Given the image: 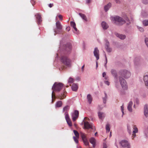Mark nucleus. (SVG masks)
<instances>
[{
	"label": "nucleus",
	"instance_id": "f257e3e1",
	"mask_svg": "<svg viewBox=\"0 0 148 148\" xmlns=\"http://www.w3.org/2000/svg\"><path fill=\"white\" fill-rule=\"evenodd\" d=\"M111 21L114 22L115 23L119 25H121L125 23V21L121 17L116 16L111 17Z\"/></svg>",
	"mask_w": 148,
	"mask_h": 148
},
{
	"label": "nucleus",
	"instance_id": "f03ea898",
	"mask_svg": "<svg viewBox=\"0 0 148 148\" xmlns=\"http://www.w3.org/2000/svg\"><path fill=\"white\" fill-rule=\"evenodd\" d=\"M63 87V84L60 83H55L53 85L52 89L54 92H58L62 90Z\"/></svg>",
	"mask_w": 148,
	"mask_h": 148
},
{
	"label": "nucleus",
	"instance_id": "7ed1b4c3",
	"mask_svg": "<svg viewBox=\"0 0 148 148\" xmlns=\"http://www.w3.org/2000/svg\"><path fill=\"white\" fill-rule=\"evenodd\" d=\"M61 60L62 63L67 66H69L71 63V60L66 56L63 55L61 56Z\"/></svg>",
	"mask_w": 148,
	"mask_h": 148
},
{
	"label": "nucleus",
	"instance_id": "20e7f679",
	"mask_svg": "<svg viewBox=\"0 0 148 148\" xmlns=\"http://www.w3.org/2000/svg\"><path fill=\"white\" fill-rule=\"evenodd\" d=\"M120 73L121 76L126 79L129 78L131 75L130 72L126 70H121L120 72Z\"/></svg>",
	"mask_w": 148,
	"mask_h": 148
},
{
	"label": "nucleus",
	"instance_id": "39448f33",
	"mask_svg": "<svg viewBox=\"0 0 148 148\" xmlns=\"http://www.w3.org/2000/svg\"><path fill=\"white\" fill-rule=\"evenodd\" d=\"M71 49V45L70 44H67L64 46L63 53L65 54H68L70 53Z\"/></svg>",
	"mask_w": 148,
	"mask_h": 148
},
{
	"label": "nucleus",
	"instance_id": "423d86ee",
	"mask_svg": "<svg viewBox=\"0 0 148 148\" xmlns=\"http://www.w3.org/2000/svg\"><path fill=\"white\" fill-rule=\"evenodd\" d=\"M119 82L122 87L124 89H127V85L126 81L121 77H119Z\"/></svg>",
	"mask_w": 148,
	"mask_h": 148
},
{
	"label": "nucleus",
	"instance_id": "0eeeda50",
	"mask_svg": "<svg viewBox=\"0 0 148 148\" xmlns=\"http://www.w3.org/2000/svg\"><path fill=\"white\" fill-rule=\"evenodd\" d=\"M84 128L89 129L90 128L94 129V127L93 126L92 124L89 123L88 121H84Z\"/></svg>",
	"mask_w": 148,
	"mask_h": 148
},
{
	"label": "nucleus",
	"instance_id": "6e6552de",
	"mask_svg": "<svg viewBox=\"0 0 148 148\" xmlns=\"http://www.w3.org/2000/svg\"><path fill=\"white\" fill-rule=\"evenodd\" d=\"M56 27L58 30L57 31H55V34H60V31L61 30L62 28V25H61L59 21H57L56 23Z\"/></svg>",
	"mask_w": 148,
	"mask_h": 148
},
{
	"label": "nucleus",
	"instance_id": "1a4fd4ad",
	"mask_svg": "<svg viewBox=\"0 0 148 148\" xmlns=\"http://www.w3.org/2000/svg\"><path fill=\"white\" fill-rule=\"evenodd\" d=\"M73 132L75 136H73V138L75 143H78V139L79 138V134L78 132L76 130H73Z\"/></svg>",
	"mask_w": 148,
	"mask_h": 148
},
{
	"label": "nucleus",
	"instance_id": "9d476101",
	"mask_svg": "<svg viewBox=\"0 0 148 148\" xmlns=\"http://www.w3.org/2000/svg\"><path fill=\"white\" fill-rule=\"evenodd\" d=\"M66 92L65 91V88L63 90V93L61 94H59L57 95V98L58 99L62 100L65 98L66 97Z\"/></svg>",
	"mask_w": 148,
	"mask_h": 148
},
{
	"label": "nucleus",
	"instance_id": "9b49d317",
	"mask_svg": "<svg viewBox=\"0 0 148 148\" xmlns=\"http://www.w3.org/2000/svg\"><path fill=\"white\" fill-rule=\"evenodd\" d=\"M119 143L123 147H127V148H130L128 142L126 140H123L120 142Z\"/></svg>",
	"mask_w": 148,
	"mask_h": 148
},
{
	"label": "nucleus",
	"instance_id": "f8f14e48",
	"mask_svg": "<svg viewBox=\"0 0 148 148\" xmlns=\"http://www.w3.org/2000/svg\"><path fill=\"white\" fill-rule=\"evenodd\" d=\"M79 115V111L77 110H75L74 112L72 114L73 120V121H75L78 118Z\"/></svg>",
	"mask_w": 148,
	"mask_h": 148
},
{
	"label": "nucleus",
	"instance_id": "ddd939ff",
	"mask_svg": "<svg viewBox=\"0 0 148 148\" xmlns=\"http://www.w3.org/2000/svg\"><path fill=\"white\" fill-rule=\"evenodd\" d=\"M93 53L94 55L96 57L97 60H98L99 59V51L97 48H95Z\"/></svg>",
	"mask_w": 148,
	"mask_h": 148
},
{
	"label": "nucleus",
	"instance_id": "4468645a",
	"mask_svg": "<svg viewBox=\"0 0 148 148\" xmlns=\"http://www.w3.org/2000/svg\"><path fill=\"white\" fill-rule=\"evenodd\" d=\"M70 24L71 26L74 29L73 32L77 34L78 31L76 27V24L73 21H71Z\"/></svg>",
	"mask_w": 148,
	"mask_h": 148
},
{
	"label": "nucleus",
	"instance_id": "2eb2a0df",
	"mask_svg": "<svg viewBox=\"0 0 148 148\" xmlns=\"http://www.w3.org/2000/svg\"><path fill=\"white\" fill-rule=\"evenodd\" d=\"M133 131L132 136V139H133L136 136L135 133L138 132V130L136 125H134L133 127Z\"/></svg>",
	"mask_w": 148,
	"mask_h": 148
},
{
	"label": "nucleus",
	"instance_id": "dca6fc26",
	"mask_svg": "<svg viewBox=\"0 0 148 148\" xmlns=\"http://www.w3.org/2000/svg\"><path fill=\"white\" fill-rule=\"evenodd\" d=\"M144 113L145 115L147 117L148 116V109L147 105H145L144 107Z\"/></svg>",
	"mask_w": 148,
	"mask_h": 148
},
{
	"label": "nucleus",
	"instance_id": "f3484780",
	"mask_svg": "<svg viewBox=\"0 0 148 148\" xmlns=\"http://www.w3.org/2000/svg\"><path fill=\"white\" fill-rule=\"evenodd\" d=\"M36 16L38 23L40 24L42 21L40 15L39 14H37L36 15Z\"/></svg>",
	"mask_w": 148,
	"mask_h": 148
},
{
	"label": "nucleus",
	"instance_id": "a211bd4d",
	"mask_svg": "<svg viewBox=\"0 0 148 148\" xmlns=\"http://www.w3.org/2000/svg\"><path fill=\"white\" fill-rule=\"evenodd\" d=\"M132 104L133 103L132 101H130L129 102L127 106V109L130 112H132Z\"/></svg>",
	"mask_w": 148,
	"mask_h": 148
},
{
	"label": "nucleus",
	"instance_id": "6ab92c4d",
	"mask_svg": "<svg viewBox=\"0 0 148 148\" xmlns=\"http://www.w3.org/2000/svg\"><path fill=\"white\" fill-rule=\"evenodd\" d=\"M89 141L90 143L92 144L93 147H95L96 143L95 139L94 138H91L90 139Z\"/></svg>",
	"mask_w": 148,
	"mask_h": 148
},
{
	"label": "nucleus",
	"instance_id": "aec40b11",
	"mask_svg": "<svg viewBox=\"0 0 148 148\" xmlns=\"http://www.w3.org/2000/svg\"><path fill=\"white\" fill-rule=\"evenodd\" d=\"M144 80L145 85L146 86H148V75H146L144 76Z\"/></svg>",
	"mask_w": 148,
	"mask_h": 148
},
{
	"label": "nucleus",
	"instance_id": "412c9836",
	"mask_svg": "<svg viewBox=\"0 0 148 148\" xmlns=\"http://www.w3.org/2000/svg\"><path fill=\"white\" fill-rule=\"evenodd\" d=\"M101 26L103 29H107L108 27L107 24L105 22H103L102 23Z\"/></svg>",
	"mask_w": 148,
	"mask_h": 148
},
{
	"label": "nucleus",
	"instance_id": "4be33fe9",
	"mask_svg": "<svg viewBox=\"0 0 148 148\" xmlns=\"http://www.w3.org/2000/svg\"><path fill=\"white\" fill-rule=\"evenodd\" d=\"M78 87L77 85L75 84H73L72 86V89L73 91H76L78 89Z\"/></svg>",
	"mask_w": 148,
	"mask_h": 148
},
{
	"label": "nucleus",
	"instance_id": "5701e85b",
	"mask_svg": "<svg viewBox=\"0 0 148 148\" xmlns=\"http://www.w3.org/2000/svg\"><path fill=\"white\" fill-rule=\"evenodd\" d=\"M109 42H108L106 41V48L107 50V51L108 52H110L111 51V49L109 47Z\"/></svg>",
	"mask_w": 148,
	"mask_h": 148
},
{
	"label": "nucleus",
	"instance_id": "b1692460",
	"mask_svg": "<svg viewBox=\"0 0 148 148\" xmlns=\"http://www.w3.org/2000/svg\"><path fill=\"white\" fill-rule=\"evenodd\" d=\"M99 117L100 119H102L105 117V114L103 113L99 112L98 113Z\"/></svg>",
	"mask_w": 148,
	"mask_h": 148
},
{
	"label": "nucleus",
	"instance_id": "393cba45",
	"mask_svg": "<svg viewBox=\"0 0 148 148\" xmlns=\"http://www.w3.org/2000/svg\"><path fill=\"white\" fill-rule=\"evenodd\" d=\"M80 134L81 135V137L82 138V140L83 141L84 140H86L87 139L86 135L83 133L82 132H81L80 133Z\"/></svg>",
	"mask_w": 148,
	"mask_h": 148
},
{
	"label": "nucleus",
	"instance_id": "a878e982",
	"mask_svg": "<svg viewBox=\"0 0 148 148\" xmlns=\"http://www.w3.org/2000/svg\"><path fill=\"white\" fill-rule=\"evenodd\" d=\"M62 102L61 101H57L55 105L56 107H60L62 106Z\"/></svg>",
	"mask_w": 148,
	"mask_h": 148
},
{
	"label": "nucleus",
	"instance_id": "bb28decb",
	"mask_svg": "<svg viewBox=\"0 0 148 148\" xmlns=\"http://www.w3.org/2000/svg\"><path fill=\"white\" fill-rule=\"evenodd\" d=\"M116 36L119 38L121 39H124L125 38V36L124 35L120 34H116Z\"/></svg>",
	"mask_w": 148,
	"mask_h": 148
},
{
	"label": "nucleus",
	"instance_id": "cd10ccee",
	"mask_svg": "<svg viewBox=\"0 0 148 148\" xmlns=\"http://www.w3.org/2000/svg\"><path fill=\"white\" fill-rule=\"evenodd\" d=\"M87 99L89 103L90 104L92 100V97L91 95L90 94H88L87 96Z\"/></svg>",
	"mask_w": 148,
	"mask_h": 148
},
{
	"label": "nucleus",
	"instance_id": "c85d7f7f",
	"mask_svg": "<svg viewBox=\"0 0 148 148\" xmlns=\"http://www.w3.org/2000/svg\"><path fill=\"white\" fill-rule=\"evenodd\" d=\"M69 109V106H67L64 107L63 108V111L64 112L65 114L68 113V111Z\"/></svg>",
	"mask_w": 148,
	"mask_h": 148
},
{
	"label": "nucleus",
	"instance_id": "c756f323",
	"mask_svg": "<svg viewBox=\"0 0 148 148\" xmlns=\"http://www.w3.org/2000/svg\"><path fill=\"white\" fill-rule=\"evenodd\" d=\"M111 3H109L107 5L105 6L104 9L106 12H107L109 9L111 7Z\"/></svg>",
	"mask_w": 148,
	"mask_h": 148
},
{
	"label": "nucleus",
	"instance_id": "7c9ffc66",
	"mask_svg": "<svg viewBox=\"0 0 148 148\" xmlns=\"http://www.w3.org/2000/svg\"><path fill=\"white\" fill-rule=\"evenodd\" d=\"M79 16L82 18L86 21H87V19L86 16L84 14L81 13H79Z\"/></svg>",
	"mask_w": 148,
	"mask_h": 148
},
{
	"label": "nucleus",
	"instance_id": "2f4dec72",
	"mask_svg": "<svg viewBox=\"0 0 148 148\" xmlns=\"http://www.w3.org/2000/svg\"><path fill=\"white\" fill-rule=\"evenodd\" d=\"M110 125L109 124H107L106 125V129L107 132H109L110 131Z\"/></svg>",
	"mask_w": 148,
	"mask_h": 148
},
{
	"label": "nucleus",
	"instance_id": "473e14b6",
	"mask_svg": "<svg viewBox=\"0 0 148 148\" xmlns=\"http://www.w3.org/2000/svg\"><path fill=\"white\" fill-rule=\"evenodd\" d=\"M111 73L113 76L115 77H116V71L114 69H112L111 70Z\"/></svg>",
	"mask_w": 148,
	"mask_h": 148
},
{
	"label": "nucleus",
	"instance_id": "72a5a7b5",
	"mask_svg": "<svg viewBox=\"0 0 148 148\" xmlns=\"http://www.w3.org/2000/svg\"><path fill=\"white\" fill-rule=\"evenodd\" d=\"M52 103H53L55 99H56V96L53 93V92H52Z\"/></svg>",
	"mask_w": 148,
	"mask_h": 148
},
{
	"label": "nucleus",
	"instance_id": "f704fd0d",
	"mask_svg": "<svg viewBox=\"0 0 148 148\" xmlns=\"http://www.w3.org/2000/svg\"><path fill=\"white\" fill-rule=\"evenodd\" d=\"M143 23V25L145 26H147L148 25V20H144Z\"/></svg>",
	"mask_w": 148,
	"mask_h": 148
},
{
	"label": "nucleus",
	"instance_id": "c9c22d12",
	"mask_svg": "<svg viewBox=\"0 0 148 148\" xmlns=\"http://www.w3.org/2000/svg\"><path fill=\"white\" fill-rule=\"evenodd\" d=\"M74 82V79L71 78L70 77L69 79L68 82L69 84H71L73 83Z\"/></svg>",
	"mask_w": 148,
	"mask_h": 148
},
{
	"label": "nucleus",
	"instance_id": "e433bc0d",
	"mask_svg": "<svg viewBox=\"0 0 148 148\" xmlns=\"http://www.w3.org/2000/svg\"><path fill=\"white\" fill-rule=\"evenodd\" d=\"M66 122L70 126H72V124L70 119L66 121Z\"/></svg>",
	"mask_w": 148,
	"mask_h": 148
},
{
	"label": "nucleus",
	"instance_id": "4c0bfd02",
	"mask_svg": "<svg viewBox=\"0 0 148 148\" xmlns=\"http://www.w3.org/2000/svg\"><path fill=\"white\" fill-rule=\"evenodd\" d=\"M65 114V119H66V121L70 120V119L69 118V115L68 113H67L66 114Z\"/></svg>",
	"mask_w": 148,
	"mask_h": 148
},
{
	"label": "nucleus",
	"instance_id": "58836bf2",
	"mask_svg": "<svg viewBox=\"0 0 148 148\" xmlns=\"http://www.w3.org/2000/svg\"><path fill=\"white\" fill-rule=\"evenodd\" d=\"M84 144L86 145H88L89 143L88 140L87 139L86 140H84L83 141Z\"/></svg>",
	"mask_w": 148,
	"mask_h": 148
},
{
	"label": "nucleus",
	"instance_id": "ea45409f",
	"mask_svg": "<svg viewBox=\"0 0 148 148\" xmlns=\"http://www.w3.org/2000/svg\"><path fill=\"white\" fill-rule=\"evenodd\" d=\"M121 109L122 113L123 115L124 114V106L123 104L121 106Z\"/></svg>",
	"mask_w": 148,
	"mask_h": 148
},
{
	"label": "nucleus",
	"instance_id": "a19ab883",
	"mask_svg": "<svg viewBox=\"0 0 148 148\" xmlns=\"http://www.w3.org/2000/svg\"><path fill=\"white\" fill-rule=\"evenodd\" d=\"M142 2L143 3L145 4L148 3V1L147 0H142Z\"/></svg>",
	"mask_w": 148,
	"mask_h": 148
},
{
	"label": "nucleus",
	"instance_id": "79ce46f5",
	"mask_svg": "<svg viewBox=\"0 0 148 148\" xmlns=\"http://www.w3.org/2000/svg\"><path fill=\"white\" fill-rule=\"evenodd\" d=\"M105 97L103 98V101L104 103H106V94L105 93Z\"/></svg>",
	"mask_w": 148,
	"mask_h": 148
},
{
	"label": "nucleus",
	"instance_id": "37998d69",
	"mask_svg": "<svg viewBox=\"0 0 148 148\" xmlns=\"http://www.w3.org/2000/svg\"><path fill=\"white\" fill-rule=\"evenodd\" d=\"M127 129L128 130V132L130 134H131V130L130 128L128 126H127Z\"/></svg>",
	"mask_w": 148,
	"mask_h": 148
},
{
	"label": "nucleus",
	"instance_id": "c03bdc74",
	"mask_svg": "<svg viewBox=\"0 0 148 148\" xmlns=\"http://www.w3.org/2000/svg\"><path fill=\"white\" fill-rule=\"evenodd\" d=\"M139 30L141 32H143L144 31L142 27H139L138 28Z\"/></svg>",
	"mask_w": 148,
	"mask_h": 148
},
{
	"label": "nucleus",
	"instance_id": "a18cd8bd",
	"mask_svg": "<svg viewBox=\"0 0 148 148\" xmlns=\"http://www.w3.org/2000/svg\"><path fill=\"white\" fill-rule=\"evenodd\" d=\"M104 83L105 84H107V85H109V82L108 81H106L104 82Z\"/></svg>",
	"mask_w": 148,
	"mask_h": 148
},
{
	"label": "nucleus",
	"instance_id": "49530a36",
	"mask_svg": "<svg viewBox=\"0 0 148 148\" xmlns=\"http://www.w3.org/2000/svg\"><path fill=\"white\" fill-rule=\"evenodd\" d=\"M107 146L106 143H103V148H107Z\"/></svg>",
	"mask_w": 148,
	"mask_h": 148
},
{
	"label": "nucleus",
	"instance_id": "de8ad7c7",
	"mask_svg": "<svg viewBox=\"0 0 148 148\" xmlns=\"http://www.w3.org/2000/svg\"><path fill=\"white\" fill-rule=\"evenodd\" d=\"M58 17L61 20H62V16L61 15H60L58 16Z\"/></svg>",
	"mask_w": 148,
	"mask_h": 148
},
{
	"label": "nucleus",
	"instance_id": "09e8293b",
	"mask_svg": "<svg viewBox=\"0 0 148 148\" xmlns=\"http://www.w3.org/2000/svg\"><path fill=\"white\" fill-rule=\"evenodd\" d=\"M91 0H86V3H89L91 2Z\"/></svg>",
	"mask_w": 148,
	"mask_h": 148
},
{
	"label": "nucleus",
	"instance_id": "8fccbe9b",
	"mask_svg": "<svg viewBox=\"0 0 148 148\" xmlns=\"http://www.w3.org/2000/svg\"><path fill=\"white\" fill-rule=\"evenodd\" d=\"M142 15L143 16H146L147 15V14L146 13L144 12V15L143 14V13Z\"/></svg>",
	"mask_w": 148,
	"mask_h": 148
},
{
	"label": "nucleus",
	"instance_id": "3c124183",
	"mask_svg": "<svg viewBox=\"0 0 148 148\" xmlns=\"http://www.w3.org/2000/svg\"><path fill=\"white\" fill-rule=\"evenodd\" d=\"M116 3H120V1L119 0H114Z\"/></svg>",
	"mask_w": 148,
	"mask_h": 148
},
{
	"label": "nucleus",
	"instance_id": "603ef678",
	"mask_svg": "<svg viewBox=\"0 0 148 148\" xmlns=\"http://www.w3.org/2000/svg\"><path fill=\"white\" fill-rule=\"evenodd\" d=\"M105 58H106V63L105 64V66L106 67V64H107V57H106V55L105 56Z\"/></svg>",
	"mask_w": 148,
	"mask_h": 148
},
{
	"label": "nucleus",
	"instance_id": "864d4df0",
	"mask_svg": "<svg viewBox=\"0 0 148 148\" xmlns=\"http://www.w3.org/2000/svg\"><path fill=\"white\" fill-rule=\"evenodd\" d=\"M84 65L82 66V68H81V69H82V71H84Z\"/></svg>",
	"mask_w": 148,
	"mask_h": 148
},
{
	"label": "nucleus",
	"instance_id": "5fc2aeb1",
	"mask_svg": "<svg viewBox=\"0 0 148 148\" xmlns=\"http://www.w3.org/2000/svg\"><path fill=\"white\" fill-rule=\"evenodd\" d=\"M53 3H50V4H49V6L50 7V8H51L52 7V6H53Z\"/></svg>",
	"mask_w": 148,
	"mask_h": 148
},
{
	"label": "nucleus",
	"instance_id": "6e6d98bb",
	"mask_svg": "<svg viewBox=\"0 0 148 148\" xmlns=\"http://www.w3.org/2000/svg\"><path fill=\"white\" fill-rule=\"evenodd\" d=\"M102 75H103V77H105V76L106 75V73H105V72H103V73Z\"/></svg>",
	"mask_w": 148,
	"mask_h": 148
},
{
	"label": "nucleus",
	"instance_id": "4d7b16f0",
	"mask_svg": "<svg viewBox=\"0 0 148 148\" xmlns=\"http://www.w3.org/2000/svg\"><path fill=\"white\" fill-rule=\"evenodd\" d=\"M66 29L69 31L70 29V28L69 27H66Z\"/></svg>",
	"mask_w": 148,
	"mask_h": 148
},
{
	"label": "nucleus",
	"instance_id": "13d9d810",
	"mask_svg": "<svg viewBox=\"0 0 148 148\" xmlns=\"http://www.w3.org/2000/svg\"><path fill=\"white\" fill-rule=\"evenodd\" d=\"M84 119L86 120H88V121L89 120V119L87 117H85L84 118Z\"/></svg>",
	"mask_w": 148,
	"mask_h": 148
},
{
	"label": "nucleus",
	"instance_id": "bf43d9fd",
	"mask_svg": "<svg viewBox=\"0 0 148 148\" xmlns=\"http://www.w3.org/2000/svg\"><path fill=\"white\" fill-rule=\"evenodd\" d=\"M96 67H98V62H96Z\"/></svg>",
	"mask_w": 148,
	"mask_h": 148
},
{
	"label": "nucleus",
	"instance_id": "052dcab7",
	"mask_svg": "<svg viewBox=\"0 0 148 148\" xmlns=\"http://www.w3.org/2000/svg\"><path fill=\"white\" fill-rule=\"evenodd\" d=\"M105 79H108V77H105Z\"/></svg>",
	"mask_w": 148,
	"mask_h": 148
},
{
	"label": "nucleus",
	"instance_id": "680f3d73",
	"mask_svg": "<svg viewBox=\"0 0 148 148\" xmlns=\"http://www.w3.org/2000/svg\"><path fill=\"white\" fill-rule=\"evenodd\" d=\"M97 134V132H96L95 133V136H96Z\"/></svg>",
	"mask_w": 148,
	"mask_h": 148
},
{
	"label": "nucleus",
	"instance_id": "e2e57ef3",
	"mask_svg": "<svg viewBox=\"0 0 148 148\" xmlns=\"http://www.w3.org/2000/svg\"><path fill=\"white\" fill-rule=\"evenodd\" d=\"M111 132H110V136H111Z\"/></svg>",
	"mask_w": 148,
	"mask_h": 148
},
{
	"label": "nucleus",
	"instance_id": "0e129e2a",
	"mask_svg": "<svg viewBox=\"0 0 148 148\" xmlns=\"http://www.w3.org/2000/svg\"><path fill=\"white\" fill-rule=\"evenodd\" d=\"M147 130H148V127H147Z\"/></svg>",
	"mask_w": 148,
	"mask_h": 148
},
{
	"label": "nucleus",
	"instance_id": "69168bd1",
	"mask_svg": "<svg viewBox=\"0 0 148 148\" xmlns=\"http://www.w3.org/2000/svg\"><path fill=\"white\" fill-rule=\"evenodd\" d=\"M68 87V86H66V87Z\"/></svg>",
	"mask_w": 148,
	"mask_h": 148
},
{
	"label": "nucleus",
	"instance_id": "338daca9",
	"mask_svg": "<svg viewBox=\"0 0 148 148\" xmlns=\"http://www.w3.org/2000/svg\"><path fill=\"white\" fill-rule=\"evenodd\" d=\"M146 132H147V131H146H146H145V134H146Z\"/></svg>",
	"mask_w": 148,
	"mask_h": 148
},
{
	"label": "nucleus",
	"instance_id": "774afa93",
	"mask_svg": "<svg viewBox=\"0 0 148 148\" xmlns=\"http://www.w3.org/2000/svg\"><path fill=\"white\" fill-rule=\"evenodd\" d=\"M137 102V103H138V101H137V102Z\"/></svg>",
	"mask_w": 148,
	"mask_h": 148
}]
</instances>
